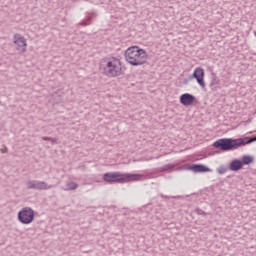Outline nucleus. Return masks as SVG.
Wrapping results in <instances>:
<instances>
[{
	"instance_id": "obj_1",
	"label": "nucleus",
	"mask_w": 256,
	"mask_h": 256,
	"mask_svg": "<svg viewBox=\"0 0 256 256\" xmlns=\"http://www.w3.org/2000/svg\"><path fill=\"white\" fill-rule=\"evenodd\" d=\"M255 141L256 135L253 138L249 136L242 138H220L212 144V147L223 152L235 151L240 149V147H245V145H251V143H255Z\"/></svg>"
},
{
	"instance_id": "obj_2",
	"label": "nucleus",
	"mask_w": 256,
	"mask_h": 256,
	"mask_svg": "<svg viewBox=\"0 0 256 256\" xmlns=\"http://www.w3.org/2000/svg\"><path fill=\"white\" fill-rule=\"evenodd\" d=\"M105 183L113 185V183H132L134 181H141L143 175L133 173H121V172H106L102 177Z\"/></svg>"
},
{
	"instance_id": "obj_3",
	"label": "nucleus",
	"mask_w": 256,
	"mask_h": 256,
	"mask_svg": "<svg viewBox=\"0 0 256 256\" xmlns=\"http://www.w3.org/2000/svg\"><path fill=\"white\" fill-rule=\"evenodd\" d=\"M18 221L22 225H31L35 221V210L31 207H24L18 212Z\"/></svg>"
},
{
	"instance_id": "obj_4",
	"label": "nucleus",
	"mask_w": 256,
	"mask_h": 256,
	"mask_svg": "<svg viewBox=\"0 0 256 256\" xmlns=\"http://www.w3.org/2000/svg\"><path fill=\"white\" fill-rule=\"evenodd\" d=\"M104 75L106 77H119V75H123V68H121L120 63H117V60L108 61L104 67Z\"/></svg>"
},
{
	"instance_id": "obj_5",
	"label": "nucleus",
	"mask_w": 256,
	"mask_h": 256,
	"mask_svg": "<svg viewBox=\"0 0 256 256\" xmlns=\"http://www.w3.org/2000/svg\"><path fill=\"white\" fill-rule=\"evenodd\" d=\"M176 171H192V173H211V168L204 164H184L176 169Z\"/></svg>"
},
{
	"instance_id": "obj_6",
	"label": "nucleus",
	"mask_w": 256,
	"mask_h": 256,
	"mask_svg": "<svg viewBox=\"0 0 256 256\" xmlns=\"http://www.w3.org/2000/svg\"><path fill=\"white\" fill-rule=\"evenodd\" d=\"M189 79H196L198 85H200L201 88L205 89V70L203 68H195L193 74L189 76Z\"/></svg>"
},
{
	"instance_id": "obj_7",
	"label": "nucleus",
	"mask_w": 256,
	"mask_h": 256,
	"mask_svg": "<svg viewBox=\"0 0 256 256\" xmlns=\"http://www.w3.org/2000/svg\"><path fill=\"white\" fill-rule=\"evenodd\" d=\"M140 49L139 46H132L125 51V59L127 63L133 66V61H135L136 55H139Z\"/></svg>"
},
{
	"instance_id": "obj_8",
	"label": "nucleus",
	"mask_w": 256,
	"mask_h": 256,
	"mask_svg": "<svg viewBox=\"0 0 256 256\" xmlns=\"http://www.w3.org/2000/svg\"><path fill=\"white\" fill-rule=\"evenodd\" d=\"M138 53L133 61V67H139V65H145V63H147V59H148V55H147V51H145L144 49H139Z\"/></svg>"
},
{
	"instance_id": "obj_9",
	"label": "nucleus",
	"mask_w": 256,
	"mask_h": 256,
	"mask_svg": "<svg viewBox=\"0 0 256 256\" xmlns=\"http://www.w3.org/2000/svg\"><path fill=\"white\" fill-rule=\"evenodd\" d=\"M14 44L17 45L16 49L17 51H20V53H25V51H27V40H25L21 34L14 35Z\"/></svg>"
},
{
	"instance_id": "obj_10",
	"label": "nucleus",
	"mask_w": 256,
	"mask_h": 256,
	"mask_svg": "<svg viewBox=\"0 0 256 256\" xmlns=\"http://www.w3.org/2000/svg\"><path fill=\"white\" fill-rule=\"evenodd\" d=\"M197 102V97H195L193 94L184 93L180 96V103L184 107H191L193 103Z\"/></svg>"
},
{
	"instance_id": "obj_11",
	"label": "nucleus",
	"mask_w": 256,
	"mask_h": 256,
	"mask_svg": "<svg viewBox=\"0 0 256 256\" xmlns=\"http://www.w3.org/2000/svg\"><path fill=\"white\" fill-rule=\"evenodd\" d=\"M27 189H36L43 191L47 189V183L44 181L30 180L27 182Z\"/></svg>"
},
{
	"instance_id": "obj_12",
	"label": "nucleus",
	"mask_w": 256,
	"mask_h": 256,
	"mask_svg": "<svg viewBox=\"0 0 256 256\" xmlns=\"http://www.w3.org/2000/svg\"><path fill=\"white\" fill-rule=\"evenodd\" d=\"M228 169L229 171L237 173V171H241V169H243V162L239 159H234L229 163Z\"/></svg>"
},
{
	"instance_id": "obj_13",
	"label": "nucleus",
	"mask_w": 256,
	"mask_h": 256,
	"mask_svg": "<svg viewBox=\"0 0 256 256\" xmlns=\"http://www.w3.org/2000/svg\"><path fill=\"white\" fill-rule=\"evenodd\" d=\"M175 167H177V164H166L158 168V173H173V171H175Z\"/></svg>"
},
{
	"instance_id": "obj_14",
	"label": "nucleus",
	"mask_w": 256,
	"mask_h": 256,
	"mask_svg": "<svg viewBox=\"0 0 256 256\" xmlns=\"http://www.w3.org/2000/svg\"><path fill=\"white\" fill-rule=\"evenodd\" d=\"M240 161L242 163V167H244V165H251V163H253V161H255V159L253 158V156L244 155V156H242V159Z\"/></svg>"
},
{
	"instance_id": "obj_15",
	"label": "nucleus",
	"mask_w": 256,
	"mask_h": 256,
	"mask_svg": "<svg viewBox=\"0 0 256 256\" xmlns=\"http://www.w3.org/2000/svg\"><path fill=\"white\" fill-rule=\"evenodd\" d=\"M220 80L217 79V75H215V73H212V80L210 82V87L212 89V91H215L217 89V85H219Z\"/></svg>"
},
{
	"instance_id": "obj_16",
	"label": "nucleus",
	"mask_w": 256,
	"mask_h": 256,
	"mask_svg": "<svg viewBox=\"0 0 256 256\" xmlns=\"http://www.w3.org/2000/svg\"><path fill=\"white\" fill-rule=\"evenodd\" d=\"M216 171H217L218 175H225V173H227V171H229V166L227 167L225 165H220Z\"/></svg>"
},
{
	"instance_id": "obj_17",
	"label": "nucleus",
	"mask_w": 256,
	"mask_h": 256,
	"mask_svg": "<svg viewBox=\"0 0 256 256\" xmlns=\"http://www.w3.org/2000/svg\"><path fill=\"white\" fill-rule=\"evenodd\" d=\"M92 19L93 17L88 16L85 20L81 21L79 25H81L82 27H87V25H91Z\"/></svg>"
},
{
	"instance_id": "obj_18",
	"label": "nucleus",
	"mask_w": 256,
	"mask_h": 256,
	"mask_svg": "<svg viewBox=\"0 0 256 256\" xmlns=\"http://www.w3.org/2000/svg\"><path fill=\"white\" fill-rule=\"evenodd\" d=\"M68 189H70V191H75V189H77V187H79V184H77L76 182H70L67 184Z\"/></svg>"
},
{
	"instance_id": "obj_19",
	"label": "nucleus",
	"mask_w": 256,
	"mask_h": 256,
	"mask_svg": "<svg viewBox=\"0 0 256 256\" xmlns=\"http://www.w3.org/2000/svg\"><path fill=\"white\" fill-rule=\"evenodd\" d=\"M43 141H51V143H57V138H52V137H42Z\"/></svg>"
},
{
	"instance_id": "obj_20",
	"label": "nucleus",
	"mask_w": 256,
	"mask_h": 256,
	"mask_svg": "<svg viewBox=\"0 0 256 256\" xmlns=\"http://www.w3.org/2000/svg\"><path fill=\"white\" fill-rule=\"evenodd\" d=\"M194 212H196L197 215H204V216H205V215H209V213H207V212L201 210L200 208H196V209L194 210Z\"/></svg>"
},
{
	"instance_id": "obj_21",
	"label": "nucleus",
	"mask_w": 256,
	"mask_h": 256,
	"mask_svg": "<svg viewBox=\"0 0 256 256\" xmlns=\"http://www.w3.org/2000/svg\"><path fill=\"white\" fill-rule=\"evenodd\" d=\"M189 81H193V79H189V77H188V78H185V79L183 80V85H187V84L189 83Z\"/></svg>"
}]
</instances>
